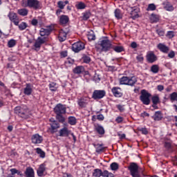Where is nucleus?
Masks as SVG:
<instances>
[{"instance_id":"f257e3e1","label":"nucleus","mask_w":177,"mask_h":177,"mask_svg":"<svg viewBox=\"0 0 177 177\" xmlns=\"http://www.w3.org/2000/svg\"><path fill=\"white\" fill-rule=\"evenodd\" d=\"M54 112L56 114V119L58 122L64 123L65 122V118L64 114L66 113V107L62 104H57L54 108Z\"/></svg>"},{"instance_id":"f03ea898","label":"nucleus","mask_w":177,"mask_h":177,"mask_svg":"<svg viewBox=\"0 0 177 177\" xmlns=\"http://www.w3.org/2000/svg\"><path fill=\"white\" fill-rule=\"evenodd\" d=\"M98 46L101 47V51L110 50L112 47L111 41L109 40L108 37H102L100 41H98Z\"/></svg>"},{"instance_id":"7ed1b4c3","label":"nucleus","mask_w":177,"mask_h":177,"mask_svg":"<svg viewBox=\"0 0 177 177\" xmlns=\"http://www.w3.org/2000/svg\"><path fill=\"white\" fill-rule=\"evenodd\" d=\"M22 6L34 10H39L41 8V4L38 0H22Z\"/></svg>"},{"instance_id":"20e7f679","label":"nucleus","mask_w":177,"mask_h":177,"mask_svg":"<svg viewBox=\"0 0 177 177\" xmlns=\"http://www.w3.org/2000/svg\"><path fill=\"white\" fill-rule=\"evenodd\" d=\"M138 82L136 77L132 76V77H122L120 79V84H124L126 86H133Z\"/></svg>"},{"instance_id":"39448f33","label":"nucleus","mask_w":177,"mask_h":177,"mask_svg":"<svg viewBox=\"0 0 177 177\" xmlns=\"http://www.w3.org/2000/svg\"><path fill=\"white\" fill-rule=\"evenodd\" d=\"M151 96V94L150 93H148L145 89H142L141 91V95L140 97V101L143 103L145 105H149L150 104V97Z\"/></svg>"},{"instance_id":"423d86ee","label":"nucleus","mask_w":177,"mask_h":177,"mask_svg":"<svg viewBox=\"0 0 177 177\" xmlns=\"http://www.w3.org/2000/svg\"><path fill=\"white\" fill-rule=\"evenodd\" d=\"M28 111L27 106H18L15 109V113L18 114L21 118H26V116H27Z\"/></svg>"},{"instance_id":"0eeeda50","label":"nucleus","mask_w":177,"mask_h":177,"mask_svg":"<svg viewBox=\"0 0 177 177\" xmlns=\"http://www.w3.org/2000/svg\"><path fill=\"white\" fill-rule=\"evenodd\" d=\"M129 171L133 177H141L139 173V167L138 164L131 163L129 166Z\"/></svg>"},{"instance_id":"6e6552de","label":"nucleus","mask_w":177,"mask_h":177,"mask_svg":"<svg viewBox=\"0 0 177 177\" xmlns=\"http://www.w3.org/2000/svg\"><path fill=\"white\" fill-rule=\"evenodd\" d=\"M106 96V91L104 90H95L93 92L92 97L94 100H100L102 97Z\"/></svg>"},{"instance_id":"1a4fd4ad","label":"nucleus","mask_w":177,"mask_h":177,"mask_svg":"<svg viewBox=\"0 0 177 177\" xmlns=\"http://www.w3.org/2000/svg\"><path fill=\"white\" fill-rule=\"evenodd\" d=\"M84 49H85V44L83 41H76L72 45V50L74 53H79Z\"/></svg>"},{"instance_id":"9d476101","label":"nucleus","mask_w":177,"mask_h":177,"mask_svg":"<svg viewBox=\"0 0 177 177\" xmlns=\"http://www.w3.org/2000/svg\"><path fill=\"white\" fill-rule=\"evenodd\" d=\"M111 92L115 97H121L123 96L122 89L118 86H114L111 88Z\"/></svg>"},{"instance_id":"9b49d317","label":"nucleus","mask_w":177,"mask_h":177,"mask_svg":"<svg viewBox=\"0 0 177 177\" xmlns=\"http://www.w3.org/2000/svg\"><path fill=\"white\" fill-rule=\"evenodd\" d=\"M31 140L34 145H39L43 142V137L39 134H34L31 137Z\"/></svg>"},{"instance_id":"f8f14e48","label":"nucleus","mask_w":177,"mask_h":177,"mask_svg":"<svg viewBox=\"0 0 177 177\" xmlns=\"http://www.w3.org/2000/svg\"><path fill=\"white\" fill-rule=\"evenodd\" d=\"M32 92H33V85L31 84V83H26V86L24 89V93H25L26 96H30Z\"/></svg>"},{"instance_id":"ddd939ff","label":"nucleus","mask_w":177,"mask_h":177,"mask_svg":"<svg viewBox=\"0 0 177 177\" xmlns=\"http://www.w3.org/2000/svg\"><path fill=\"white\" fill-rule=\"evenodd\" d=\"M157 56L153 53H148L146 55V59L148 63H154L157 61Z\"/></svg>"},{"instance_id":"4468645a","label":"nucleus","mask_w":177,"mask_h":177,"mask_svg":"<svg viewBox=\"0 0 177 177\" xmlns=\"http://www.w3.org/2000/svg\"><path fill=\"white\" fill-rule=\"evenodd\" d=\"M8 17L10 18V20L15 24V26H19V19L16 13H10L8 15Z\"/></svg>"},{"instance_id":"2eb2a0df","label":"nucleus","mask_w":177,"mask_h":177,"mask_svg":"<svg viewBox=\"0 0 177 177\" xmlns=\"http://www.w3.org/2000/svg\"><path fill=\"white\" fill-rule=\"evenodd\" d=\"M59 136L60 137H68L71 133V131L69 130L66 127H64V128L59 130Z\"/></svg>"},{"instance_id":"dca6fc26","label":"nucleus","mask_w":177,"mask_h":177,"mask_svg":"<svg viewBox=\"0 0 177 177\" xmlns=\"http://www.w3.org/2000/svg\"><path fill=\"white\" fill-rule=\"evenodd\" d=\"M52 30H53V28L50 26L46 28H41L40 36L44 37H45L46 36H49Z\"/></svg>"},{"instance_id":"f3484780","label":"nucleus","mask_w":177,"mask_h":177,"mask_svg":"<svg viewBox=\"0 0 177 177\" xmlns=\"http://www.w3.org/2000/svg\"><path fill=\"white\" fill-rule=\"evenodd\" d=\"M50 126L51 127L50 132L55 133L57 132V129L60 128V124L57 120H53L50 124Z\"/></svg>"},{"instance_id":"a211bd4d","label":"nucleus","mask_w":177,"mask_h":177,"mask_svg":"<svg viewBox=\"0 0 177 177\" xmlns=\"http://www.w3.org/2000/svg\"><path fill=\"white\" fill-rule=\"evenodd\" d=\"M151 101L153 103V109H158L157 105L160 103V97L158 95H155L151 97Z\"/></svg>"},{"instance_id":"6ab92c4d","label":"nucleus","mask_w":177,"mask_h":177,"mask_svg":"<svg viewBox=\"0 0 177 177\" xmlns=\"http://www.w3.org/2000/svg\"><path fill=\"white\" fill-rule=\"evenodd\" d=\"M24 174L26 177H35V170L32 167H27Z\"/></svg>"},{"instance_id":"aec40b11","label":"nucleus","mask_w":177,"mask_h":177,"mask_svg":"<svg viewBox=\"0 0 177 177\" xmlns=\"http://www.w3.org/2000/svg\"><path fill=\"white\" fill-rule=\"evenodd\" d=\"M46 164L43 163L41 164L39 167L37 169V176H44V172L46 171Z\"/></svg>"},{"instance_id":"412c9836","label":"nucleus","mask_w":177,"mask_h":177,"mask_svg":"<svg viewBox=\"0 0 177 177\" xmlns=\"http://www.w3.org/2000/svg\"><path fill=\"white\" fill-rule=\"evenodd\" d=\"M169 97L171 102L176 101V103L173 105V109L177 112V93L174 91V93H170Z\"/></svg>"},{"instance_id":"4be33fe9","label":"nucleus","mask_w":177,"mask_h":177,"mask_svg":"<svg viewBox=\"0 0 177 177\" xmlns=\"http://www.w3.org/2000/svg\"><path fill=\"white\" fill-rule=\"evenodd\" d=\"M67 32L64 30H60L59 32L58 39L60 42H64V41L66 40Z\"/></svg>"},{"instance_id":"5701e85b","label":"nucleus","mask_w":177,"mask_h":177,"mask_svg":"<svg viewBox=\"0 0 177 177\" xmlns=\"http://www.w3.org/2000/svg\"><path fill=\"white\" fill-rule=\"evenodd\" d=\"M95 130L100 135H104L105 133L104 128L101 124H95L94 126Z\"/></svg>"},{"instance_id":"b1692460","label":"nucleus","mask_w":177,"mask_h":177,"mask_svg":"<svg viewBox=\"0 0 177 177\" xmlns=\"http://www.w3.org/2000/svg\"><path fill=\"white\" fill-rule=\"evenodd\" d=\"M77 104L80 107H85L88 104V99L87 97H81L78 100Z\"/></svg>"},{"instance_id":"393cba45","label":"nucleus","mask_w":177,"mask_h":177,"mask_svg":"<svg viewBox=\"0 0 177 177\" xmlns=\"http://www.w3.org/2000/svg\"><path fill=\"white\" fill-rule=\"evenodd\" d=\"M69 22V17L68 15H61L59 17V24L62 25L67 24Z\"/></svg>"},{"instance_id":"a878e982","label":"nucleus","mask_w":177,"mask_h":177,"mask_svg":"<svg viewBox=\"0 0 177 177\" xmlns=\"http://www.w3.org/2000/svg\"><path fill=\"white\" fill-rule=\"evenodd\" d=\"M158 48H159L160 50L162 51V53H167L168 51L169 50V48L168 46L162 44L161 43L158 45Z\"/></svg>"},{"instance_id":"bb28decb","label":"nucleus","mask_w":177,"mask_h":177,"mask_svg":"<svg viewBox=\"0 0 177 177\" xmlns=\"http://www.w3.org/2000/svg\"><path fill=\"white\" fill-rule=\"evenodd\" d=\"M163 6L165 9L167 10V11H174V8L172 6V4L169 1H165V3H163Z\"/></svg>"},{"instance_id":"cd10ccee","label":"nucleus","mask_w":177,"mask_h":177,"mask_svg":"<svg viewBox=\"0 0 177 177\" xmlns=\"http://www.w3.org/2000/svg\"><path fill=\"white\" fill-rule=\"evenodd\" d=\"M163 115L161 111L155 112L153 118L154 120L159 121L162 120Z\"/></svg>"},{"instance_id":"c85d7f7f","label":"nucleus","mask_w":177,"mask_h":177,"mask_svg":"<svg viewBox=\"0 0 177 177\" xmlns=\"http://www.w3.org/2000/svg\"><path fill=\"white\" fill-rule=\"evenodd\" d=\"M85 68L82 66H76L75 68H73V73L75 74H81L83 73Z\"/></svg>"},{"instance_id":"c756f323","label":"nucleus","mask_w":177,"mask_h":177,"mask_svg":"<svg viewBox=\"0 0 177 177\" xmlns=\"http://www.w3.org/2000/svg\"><path fill=\"white\" fill-rule=\"evenodd\" d=\"M150 71L153 74H157L160 71V66L158 64H153L150 67Z\"/></svg>"},{"instance_id":"7c9ffc66","label":"nucleus","mask_w":177,"mask_h":177,"mask_svg":"<svg viewBox=\"0 0 177 177\" xmlns=\"http://www.w3.org/2000/svg\"><path fill=\"white\" fill-rule=\"evenodd\" d=\"M93 176L100 177L103 176V172L101 169H94L93 172Z\"/></svg>"},{"instance_id":"2f4dec72","label":"nucleus","mask_w":177,"mask_h":177,"mask_svg":"<svg viewBox=\"0 0 177 177\" xmlns=\"http://www.w3.org/2000/svg\"><path fill=\"white\" fill-rule=\"evenodd\" d=\"M114 15L117 19H122L123 17V14L120 9H115L114 10Z\"/></svg>"},{"instance_id":"473e14b6","label":"nucleus","mask_w":177,"mask_h":177,"mask_svg":"<svg viewBox=\"0 0 177 177\" xmlns=\"http://www.w3.org/2000/svg\"><path fill=\"white\" fill-rule=\"evenodd\" d=\"M68 3H69V1H59L57 2V6H58V8H59V9H60L61 10H62L63 9H64L65 6H66V5H68Z\"/></svg>"},{"instance_id":"72a5a7b5","label":"nucleus","mask_w":177,"mask_h":177,"mask_svg":"<svg viewBox=\"0 0 177 177\" xmlns=\"http://www.w3.org/2000/svg\"><path fill=\"white\" fill-rule=\"evenodd\" d=\"M87 38L88 39V41H94L96 39V36L93 32V30H91L87 34Z\"/></svg>"},{"instance_id":"f704fd0d","label":"nucleus","mask_w":177,"mask_h":177,"mask_svg":"<svg viewBox=\"0 0 177 177\" xmlns=\"http://www.w3.org/2000/svg\"><path fill=\"white\" fill-rule=\"evenodd\" d=\"M17 13L21 16H27L28 14V10L24 8L23 9H18Z\"/></svg>"},{"instance_id":"c9c22d12","label":"nucleus","mask_w":177,"mask_h":177,"mask_svg":"<svg viewBox=\"0 0 177 177\" xmlns=\"http://www.w3.org/2000/svg\"><path fill=\"white\" fill-rule=\"evenodd\" d=\"M91 16V13L90 11H86L82 13V19L88 20Z\"/></svg>"},{"instance_id":"e433bc0d","label":"nucleus","mask_w":177,"mask_h":177,"mask_svg":"<svg viewBox=\"0 0 177 177\" xmlns=\"http://www.w3.org/2000/svg\"><path fill=\"white\" fill-rule=\"evenodd\" d=\"M68 122L69 124L74 126L75 124H76L77 120L75 118H74V116H69V118H68Z\"/></svg>"},{"instance_id":"4c0bfd02","label":"nucleus","mask_w":177,"mask_h":177,"mask_svg":"<svg viewBox=\"0 0 177 177\" xmlns=\"http://www.w3.org/2000/svg\"><path fill=\"white\" fill-rule=\"evenodd\" d=\"M18 26L20 30H26V28H28V26L26 24V22L23 21V22H21V24H19Z\"/></svg>"},{"instance_id":"58836bf2","label":"nucleus","mask_w":177,"mask_h":177,"mask_svg":"<svg viewBox=\"0 0 177 177\" xmlns=\"http://www.w3.org/2000/svg\"><path fill=\"white\" fill-rule=\"evenodd\" d=\"M104 151V147H103V145H97L95 146V151L97 153H102Z\"/></svg>"},{"instance_id":"ea45409f","label":"nucleus","mask_w":177,"mask_h":177,"mask_svg":"<svg viewBox=\"0 0 177 177\" xmlns=\"http://www.w3.org/2000/svg\"><path fill=\"white\" fill-rule=\"evenodd\" d=\"M36 151L40 156L41 158L46 157V153L44 151H42L41 148H37Z\"/></svg>"},{"instance_id":"a19ab883","label":"nucleus","mask_w":177,"mask_h":177,"mask_svg":"<svg viewBox=\"0 0 177 177\" xmlns=\"http://www.w3.org/2000/svg\"><path fill=\"white\" fill-rule=\"evenodd\" d=\"M159 20L158 16L156 15L155 14H151L150 16V21L153 23L158 22Z\"/></svg>"},{"instance_id":"79ce46f5","label":"nucleus","mask_w":177,"mask_h":177,"mask_svg":"<svg viewBox=\"0 0 177 177\" xmlns=\"http://www.w3.org/2000/svg\"><path fill=\"white\" fill-rule=\"evenodd\" d=\"M75 7L77 8V9L78 10H82V9H85V8L86 7V6L85 5L84 3H82V1H80V3H78Z\"/></svg>"},{"instance_id":"37998d69","label":"nucleus","mask_w":177,"mask_h":177,"mask_svg":"<svg viewBox=\"0 0 177 177\" xmlns=\"http://www.w3.org/2000/svg\"><path fill=\"white\" fill-rule=\"evenodd\" d=\"M103 177H114V174L107 170L103 171Z\"/></svg>"},{"instance_id":"c03bdc74","label":"nucleus","mask_w":177,"mask_h":177,"mask_svg":"<svg viewBox=\"0 0 177 177\" xmlns=\"http://www.w3.org/2000/svg\"><path fill=\"white\" fill-rule=\"evenodd\" d=\"M113 49L116 53H122V51H124L122 46H115Z\"/></svg>"},{"instance_id":"a18cd8bd","label":"nucleus","mask_w":177,"mask_h":177,"mask_svg":"<svg viewBox=\"0 0 177 177\" xmlns=\"http://www.w3.org/2000/svg\"><path fill=\"white\" fill-rule=\"evenodd\" d=\"M110 167L111 170L116 171L119 168V165L115 162L111 163Z\"/></svg>"},{"instance_id":"49530a36","label":"nucleus","mask_w":177,"mask_h":177,"mask_svg":"<svg viewBox=\"0 0 177 177\" xmlns=\"http://www.w3.org/2000/svg\"><path fill=\"white\" fill-rule=\"evenodd\" d=\"M57 84L56 83H50L49 84V88L50 90L52 91L53 92H55L57 90V87H56Z\"/></svg>"},{"instance_id":"de8ad7c7","label":"nucleus","mask_w":177,"mask_h":177,"mask_svg":"<svg viewBox=\"0 0 177 177\" xmlns=\"http://www.w3.org/2000/svg\"><path fill=\"white\" fill-rule=\"evenodd\" d=\"M156 7L154 3H150L147 7V11H154L156 10Z\"/></svg>"},{"instance_id":"09e8293b","label":"nucleus","mask_w":177,"mask_h":177,"mask_svg":"<svg viewBox=\"0 0 177 177\" xmlns=\"http://www.w3.org/2000/svg\"><path fill=\"white\" fill-rule=\"evenodd\" d=\"M136 59L138 62H139V63H143L145 58L142 54H140L139 55L136 56Z\"/></svg>"},{"instance_id":"8fccbe9b","label":"nucleus","mask_w":177,"mask_h":177,"mask_svg":"<svg viewBox=\"0 0 177 177\" xmlns=\"http://www.w3.org/2000/svg\"><path fill=\"white\" fill-rule=\"evenodd\" d=\"M8 47L12 48L15 46L16 45V41L12 39L11 40L8 41Z\"/></svg>"},{"instance_id":"3c124183","label":"nucleus","mask_w":177,"mask_h":177,"mask_svg":"<svg viewBox=\"0 0 177 177\" xmlns=\"http://www.w3.org/2000/svg\"><path fill=\"white\" fill-rule=\"evenodd\" d=\"M39 40L40 46H41L42 44H44V43L46 42L47 39L46 37H39Z\"/></svg>"},{"instance_id":"603ef678","label":"nucleus","mask_w":177,"mask_h":177,"mask_svg":"<svg viewBox=\"0 0 177 177\" xmlns=\"http://www.w3.org/2000/svg\"><path fill=\"white\" fill-rule=\"evenodd\" d=\"M83 61L86 64H89L91 62V57L90 56H84Z\"/></svg>"},{"instance_id":"864d4df0","label":"nucleus","mask_w":177,"mask_h":177,"mask_svg":"<svg viewBox=\"0 0 177 177\" xmlns=\"http://www.w3.org/2000/svg\"><path fill=\"white\" fill-rule=\"evenodd\" d=\"M34 46L35 47V48H40L41 44H40L39 37H37V40H36Z\"/></svg>"},{"instance_id":"5fc2aeb1","label":"nucleus","mask_w":177,"mask_h":177,"mask_svg":"<svg viewBox=\"0 0 177 177\" xmlns=\"http://www.w3.org/2000/svg\"><path fill=\"white\" fill-rule=\"evenodd\" d=\"M165 147L167 151H170L171 149V142H165Z\"/></svg>"},{"instance_id":"6e6d98bb","label":"nucleus","mask_w":177,"mask_h":177,"mask_svg":"<svg viewBox=\"0 0 177 177\" xmlns=\"http://www.w3.org/2000/svg\"><path fill=\"white\" fill-rule=\"evenodd\" d=\"M156 32L158 33V35H159V36L162 37L165 35V32L163 30H161V28H159L158 30H156Z\"/></svg>"},{"instance_id":"4d7b16f0","label":"nucleus","mask_w":177,"mask_h":177,"mask_svg":"<svg viewBox=\"0 0 177 177\" xmlns=\"http://www.w3.org/2000/svg\"><path fill=\"white\" fill-rule=\"evenodd\" d=\"M131 17L133 19H136L137 18L139 17V15L138 13H135V12H132L131 14Z\"/></svg>"},{"instance_id":"13d9d810","label":"nucleus","mask_w":177,"mask_h":177,"mask_svg":"<svg viewBox=\"0 0 177 177\" xmlns=\"http://www.w3.org/2000/svg\"><path fill=\"white\" fill-rule=\"evenodd\" d=\"M167 36L168 38L171 39L174 37V32L172 31L167 32Z\"/></svg>"},{"instance_id":"bf43d9fd","label":"nucleus","mask_w":177,"mask_h":177,"mask_svg":"<svg viewBox=\"0 0 177 177\" xmlns=\"http://www.w3.org/2000/svg\"><path fill=\"white\" fill-rule=\"evenodd\" d=\"M124 120V118H122V116H118V118L115 119V122H117L118 124L120 122H122Z\"/></svg>"},{"instance_id":"052dcab7","label":"nucleus","mask_w":177,"mask_h":177,"mask_svg":"<svg viewBox=\"0 0 177 177\" xmlns=\"http://www.w3.org/2000/svg\"><path fill=\"white\" fill-rule=\"evenodd\" d=\"M97 120H104V116L103 115V114H98V115H97Z\"/></svg>"},{"instance_id":"680f3d73","label":"nucleus","mask_w":177,"mask_h":177,"mask_svg":"<svg viewBox=\"0 0 177 177\" xmlns=\"http://www.w3.org/2000/svg\"><path fill=\"white\" fill-rule=\"evenodd\" d=\"M168 57H170V59H173L175 57V53L174 51H171L169 54H168Z\"/></svg>"},{"instance_id":"e2e57ef3","label":"nucleus","mask_w":177,"mask_h":177,"mask_svg":"<svg viewBox=\"0 0 177 177\" xmlns=\"http://www.w3.org/2000/svg\"><path fill=\"white\" fill-rule=\"evenodd\" d=\"M10 171H11V174L12 176H15V174H17V169H15V168L10 169Z\"/></svg>"},{"instance_id":"0e129e2a","label":"nucleus","mask_w":177,"mask_h":177,"mask_svg":"<svg viewBox=\"0 0 177 177\" xmlns=\"http://www.w3.org/2000/svg\"><path fill=\"white\" fill-rule=\"evenodd\" d=\"M117 109L120 110V111L123 112L124 110V106L122 105H118Z\"/></svg>"},{"instance_id":"69168bd1","label":"nucleus","mask_w":177,"mask_h":177,"mask_svg":"<svg viewBox=\"0 0 177 177\" xmlns=\"http://www.w3.org/2000/svg\"><path fill=\"white\" fill-rule=\"evenodd\" d=\"M118 135L120 137V139H125L126 138V134H121V133H118Z\"/></svg>"},{"instance_id":"338daca9","label":"nucleus","mask_w":177,"mask_h":177,"mask_svg":"<svg viewBox=\"0 0 177 177\" xmlns=\"http://www.w3.org/2000/svg\"><path fill=\"white\" fill-rule=\"evenodd\" d=\"M163 90H164L163 85H158V91H159V92H162V91Z\"/></svg>"},{"instance_id":"774afa93","label":"nucleus","mask_w":177,"mask_h":177,"mask_svg":"<svg viewBox=\"0 0 177 177\" xmlns=\"http://www.w3.org/2000/svg\"><path fill=\"white\" fill-rule=\"evenodd\" d=\"M32 26H37L38 20L37 19H32Z\"/></svg>"}]
</instances>
